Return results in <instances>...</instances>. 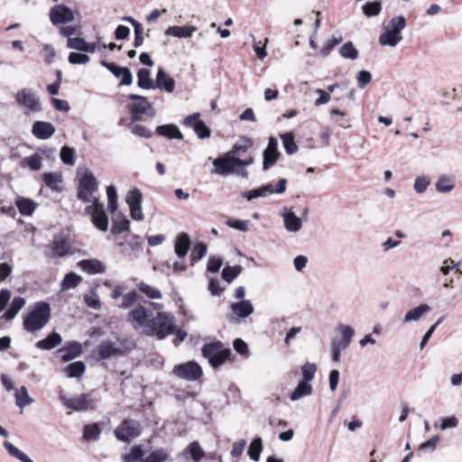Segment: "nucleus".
I'll use <instances>...</instances> for the list:
<instances>
[{
    "instance_id": "nucleus-1",
    "label": "nucleus",
    "mask_w": 462,
    "mask_h": 462,
    "mask_svg": "<svg viewBox=\"0 0 462 462\" xmlns=\"http://www.w3.org/2000/svg\"><path fill=\"white\" fill-rule=\"evenodd\" d=\"M128 321L132 323L134 329H142L144 335L156 336L158 339H163L175 331V317L172 314L157 312L153 316L152 310L142 305L129 312Z\"/></svg>"
},
{
    "instance_id": "nucleus-2",
    "label": "nucleus",
    "mask_w": 462,
    "mask_h": 462,
    "mask_svg": "<svg viewBox=\"0 0 462 462\" xmlns=\"http://www.w3.org/2000/svg\"><path fill=\"white\" fill-rule=\"evenodd\" d=\"M51 306L46 301H38L33 309L23 316V328L34 332L44 328L51 319Z\"/></svg>"
},
{
    "instance_id": "nucleus-3",
    "label": "nucleus",
    "mask_w": 462,
    "mask_h": 462,
    "mask_svg": "<svg viewBox=\"0 0 462 462\" xmlns=\"http://www.w3.org/2000/svg\"><path fill=\"white\" fill-rule=\"evenodd\" d=\"M78 187H77V198L84 202H90L91 197L98 189V181L93 172L85 168L82 171L78 170Z\"/></svg>"
},
{
    "instance_id": "nucleus-4",
    "label": "nucleus",
    "mask_w": 462,
    "mask_h": 462,
    "mask_svg": "<svg viewBox=\"0 0 462 462\" xmlns=\"http://www.w3.org/2000/svg\"><path fill=\"white\" fill-rule=\"evenodd\" d=\"M202 356L207 358L211 366L217 368L226 363L231 355V349L225 347L220 341L205 344L201 349Z\"/></svg>"
},
{
    "instance_id": "nucleus-5",
    "label": "nucleus",
    "mask_w": 462,
    "mask_h": 462,
    "mask_svg": "<svg viewBox=\"0 0 462 462\" xmlns=\"http://www.w3.org/2000/svg\"><path fill=\"white\" fill-rule=\"evenodd\" d=\"M128 99L134 101V103L129 105V111L133 122L141 121L144 115L150 117L154 116L155 110L147 97L136 94H130Z\"/></svg>"
},
{
    "instance_id": "nucleus-6",
    "label": "nucleus",
    "mask_w": 462,
    "mask_h": 462,
    "mask_svg": "<svg viewBox=\"0 0 462 462\" xmlns=\"http://www.w3.org/2000/svg\"><path fill=\"white\" fill-rule=\"evenodd\" d=\"M142 433V425L139 420L125 419L114 430L116 438L125 443H130Z\"/></svg>"
},
{
    "instance_id": "nucleus-7",
    "label": "nucleus",
    "mask_w": 462,
    "mask_h": 462,
    "mask_svg": "<svg viewBox=\"0 0 462 462\" xmlns=\"http://www.w3.org/2000/svg\"><path fill=\"white\" fill-rule=\"evenodd\" d=\"M63 404L75 411H93L97 408V400L93 396L92 393H82L71 398H66L65 395L60 396Z\"/></svg>"
},
{
    "instance_id": "nucleus-8",
    "label": "nucleus",
    "mask_w": 462,
    "mask_h": 462,
    "mask_svg": "<svg viewBox=\"0 0 462 462\" xmlns=\"http://www.w3.org/2000/svg\"><path fill=\"white\" fill-rule=\"evenodd\" d=\"M172 373L178 378L189 382L197 381L203 374L201 366L195 361H189L187 363L175 365Z\"/></svg>"
},
{
    "instance_id": "nucleus-9",
    "label": "nucleus",
    "mask_w": 462,
    "mask_h": 462,
    "mask_svg": "<svg viewBox=\"0 0 462 462\" xmlns=\"http://www.w3.org/2000/svg\"><path fill=\"white\" fill-rule=\"evenodd\" d=\"M49 17L54 26L68 24L75 19L73 10L64 4L53 5L50 9Z\"/></svg>"
},
{
    "instance_id": "nucleus-10",
    "label": "nucleus",
    "mask_w": 462,
    "mask_h": 462,
    "mask_svg": "<svg viewBox=\"0 0 462 462\" xmlns=\"http://www.w3.org/2000/svg\"><path fill=\"white\" fill-rule=\"evenodd\" d=\"M182 124L186 127L192 128L199 139L209 138L211 135L210 128L200 119L199 113H194L186 116Z\"/></svg>"
},
{
    "instance_id": "nucleus-11",
    "label": "nucleus",
    "mask_w": 462,
    "mask_h": 462,
    "mask_svg": "<svg viewBox=\"0 0 462 462\" xmlns=\"http://www.w3.org/2000/svg\"><path fill=\"white\" fill-rule=\"evenodd\" d=\"M278 140L274 136H270L268 139L267 147L263 152V170L268 171L279 160L281 152L278 150Z\"/></svg>"
},
{
    "instance_id": "nucleus-12",
    "label": "nucleus",
    "mask_w": 462,
    "mask_h": 462,
    "mask_svg": "<svg viewBox=\"0 0 462 462\" xmlns=\"http://www.w3.org/2000/svg\"><path fill=\"white\" fill-rule=\"evenodd\" d=\"M15 97L20 105L25 106L32 112H39L42 110L41 103L36 98L34 93L30 89L23 88L17 92Z\"/></svg>"
},
{
    "instance_id": "nucleus-13",
    "label": "nucleus",
    "mask_w": 462,
    "mask_h": 462,
    "mask_svg": "<svg viewBox=\"0 0 462 462\" xmlns=\"http://www.w3.org/2000/svg\"><path fill=\"white\" fill-rule=\"evenodd\" d=\"M236 157L226 156L223 158H217L213 161V165L215 169L211 170V173L219 174V175H226L229 173H233L236 171V168H237L236 162H234Z\"/></svg>"
},
{
    "instance_id": "nucleus-14",
    "label": "nucleus",
    "mask_w": 462,
    "mask_h": 462,
    "mask_svg": "<svg viewBox=\"0 0 462 462\" xmlns=\"http://www.w3.org/2000/svg\"><path fill=\"white\" fill-rule=\"evenodd\" d=\"M55 133L54 125L50 122L35 121L32 127V134L39 140H47Z\"/></svg>"
},
{
    "instance_id": "nucleus-15",
    "label": "nucleus",
    "mask_w": 462,
    "mask_h": 462,
    "mask_svg": "<svg viewBox=\"0 0 462 462\" xmlns=\"http://www.w3.org/2000/svg\"><path fill=\"white\" fill-rule=\"evenodd\" d=\"M284 227L287 231L296 233L302 227L301 219L295 215L291 208H285L282 212Z\"/></svg>"
},
{
    "instance_id": "nucleus-16",
    "label": "nucleus",
    "mask_w": 462,
    "mask_h": 462,
    "mask_svg": "<svg viewBox=\"0 0 462 462\" xmlns=\"http://www.w3.org/2000/svg\"><path fill=\"white\" fill-rule=\"evenodd\" d=\"M116 345L117 344L116 342L102 341L97 346V355L99 359H107L113 356L124 355V351H122Z\"/></svg>"
},
{
    "instance_id": "nucleus-17",
    "label": "nucleus",
    "mask_w": 462,
    "mask_h": 462,
    "mask_svg": "<svg viewBox=\"0 0 462 462\" xmlns=\"http://www.w3.org/2000/svg\"><path fill=\"white\" fill-rule=\"evenodd\" d=\"M78 266L88 274L103 273L106 271L105 264L97 259H84L78 263Z\"/></svg>"
},
{
    "instance_id": "nucleus-18",
    "label": "nucleus",
    "mask_w": 462,
    "mask_h": 462,
    "mask_svg": "<svg viewBox=\"0 0 462 462\" xmlns=\"http://www.w3.org/2000/svg\"><path fill=\"white\" fill-rule=\"evenodd\" d=\"M155 85L162 90L172 93L175 88V80L163 69L160 68L157 70Z\"/></svg>"
},
{
    "instance_id": "nucleus-19",
    "label": "nucleus",
    "mask_w": 462,
    "mask_h": 462,
    "mask_svg": "<svg viewBox=\"0 0 462 462\" xmlns=\"http://www.w3.org/2000/svg\"><path fill=\"white\" fill-rule=\"evenodd\" d=\"M190 248V239L188 234L180 233L177 236L174 251L179 259L182 260L187 255Z\"/></svg>"
},
{
    "instance_id": "nucleus-20",
    "label": "nucleus",
    "mask_w": 462,
    "mask_h": 462,
    "mask_svg": "<svg viewBox=\"0 0 462 462\" xmlns=\"http://www.w3.org/2000/svg\"><path fill=\"white\" fill-rule=\"evenodd\" d=\"M58 353L63 362H69L81 355L82 347L79 342H72L68 346L60 348Z\"/></svg>"
},
{
    "instance_id": "nucleus-21",
    "label": "nucleus",
    "mask_w": 462,
    "mask_h": 462,
    "mask_svg": "<svg viewBox=\"0 0 462 462\" xmlns=\"http://www.w3.org/2000/svg\"><path fill=\"white\" fill-rule=\"evenodd\" d=\"M197 30L198 28L193 25L170 26L166 29L165 34L177 38H189Z\"/></svg>"
},
{
    "instance_id": "nucleus-22",
    "label": "nucleus",
    "mask_w": 462,
    "mask_h": 462,
    "mask_svg": "<svg viewBox=\"0 0 462 462\" xmlns=\"http://www.w3.org/2000/svg\"><path fill=\"white\" fill-rule=\"evenodd\" d=\"M62 342L61 336L56 332L53 331L50 335H48L45 338L39 340L36 343V347L40 348L42 350H51L56 347L57 346L60 345Z\"/></svg>"
},
{
    "instance_id": "nucleus-23",
    "label": "nucleus",
    "mask_w": 462,
    "mask_h": 462,
    "mask_svg": "<svg viewBox=\"0 0 462 462\" xmlns=\"http://www.w3.org/2000/svg\"><path fill=\"white\" fill-rule=\"evenodd\" d=\"M155 132L159 135L167 137L169 139H183V134L180 131L179 127L172 124L158 125Z\"/></svg>"
},
{
    "instance_id": "nucleus-24",
    "label": "nucleus",
    "mask_w": 462,
    "mask_h": 462,
    "mask_svg": "<svg viewBox=\"0 0 462 462\" xmlns=\"http://www.w3.org/2000/svg\"><path fill=\"white\" fill-rule=\"evenodd\" d=\"M231 310L239 318H247L254 312V306L249 300H242L239 302L232 303Z\"/></svg>"
},
{
    "instance_id": "nucleus-25",
    "label": "nucleus",
    "mask_w": 462,
    "mask_h": 462,
    "mask_svg": "<svg viewBox=\"0 0 462 462\" xmlns=\"http://www.w3.org/2000/svg\"><path fill=\"white\" fill-rule=\"evenodd\" d=\"M137 85L140 88L143 89H155L157 86L155 82L151 78V71L148 69H140L137 71Z\"/></svg>"
},
{
    "instance_id": "nucleus-26",
    "label": "nucleus",
    "mask_w": 462,
    "mask_h": 462,
    "mask_svg": "<svg viewBox=\"0 0 462 462\" xmlns=\"http://www.w3.org/2000/svg\"><path fill=\"white\" fill-rule=\"evenodd\" d=\"M52 249H53L54 254L59 255V256H62V255L71 253L69 240L67 237H64L62 236H54L53 242H52Z\"/></svg>"
},
{
    "instance_id": "nucleus-27",
    "label": "nucleus",
    "mask_w": 462,
    "mask_h": 462,
    "mask_svg": "<svg viewBox=\"0 0 462 462\" xmlns=\"http://www.w3.org/2000/svg\"><path fill=\"white\" fill-rule=\"evenodd\" d=\"M455 187V178L447 174H442L435 183V188L439 193H448L452 191Z\"/></svg>"
},
{
    "instance_id": "nucleus-28",
    "label": "nucleus",
    "mask_w": 462,
    "mask_h": 462,
    "mask_svg": "<svg viewBox=\"0 0 462 462\" xmlns=\"http://www.w3.org/2000/svg\"><path fill=\"white\" fill-rule=\"evenodd\" d=\"M271 194H273V185L269 183L257 189L244 191L241 193V197L247 200H252L260 197H267Z\"/></svg>"
},
{
    "instance_id": "nucleus-29",
    "label": "nucleus",
    "mask_w": 462,
    "mask_h": 462,
    "mask_svg": "<svg viewBox=\"0 0 462 462\" xmlns=\"http://www.w3.org/2000/svg\"><path fill=\"white\" fill-rule=\"evenodd\" d=\"M402 40V36H399L398 30L391 32L390 29H385L379 37V43L382 46H396Z\"/></svg>"
},
{
    "instance_id": "nucleus-30",
    "label": "nucleus",
    "mask_w": 462,
    "mask_h": 462,
    "mask_svg": "<svg viewBox=\"0 0 462 462\" xmlns=\"http://www.w3.org/2000/svg\"><path fill=\"white\" fill-rule=\"evenodd\" d=\"M430 307L428 304L422 303L410 310L404 316L403 323L411 321H418L424 314L430 311Z\"/></svg>"
},
{
    "instance_id": "nucleus-31",
    "label": "nucleus",
    "mask_w": 462,
    "mask_h": 462,
    "mask_svg": "<svg viewBox=\"0 0 462 462\" xmlns=\"http://www.w3.org/2000/svg\"><path fill=\"white\" fill-rule=\"evenodd\" d=\"M15 205L23 216H32L38 206L36 202L26 198H17Z\"/></svg>"
},
{
    "instance_id": "nucleus-32",
    "label": "nucleus",
    "mask_w": 462,
    "mask_h": 462,
    "mask_svg": "<svg viewBox=\"0 0 462 462\" xmlns=\"http://www.w3.org/2000/svg\"><path fill=\"white\" fill-rule=\"evenodd\" d=\"M312 393V386L310 383L300 381L293 392L291 393L290 399L293 402L309 396Z\"/></svg>"
},
{
    "instance_id": "nucleus-33",
    "label": "nucleus",
    "mask_w": 462,
    "mask_h": 462,
    "mask_svg": "<svg viewBox=\"0 0 462 462\" xmlns=\"http://www.w3.org/2000/svg\"><path fill=\"white\" fill-rule=\"evenodd\" d=\"M254 141L252 138L247 136H241L239 140L234 144L231 151L232 153L241 155L245 152L248 149L253 147Z\"/></svg>"
},
{
    "instance_id": "nucleus-34",
    "label": "nucleus",
    "mask_w": 462,
    "mask_h": 462,
    "mask_svg": "<svg viewBox=\"0 0 462 462\" xmlns=\"http://www.w3.org/2000/svg\"><path fill=\"white\" fill-rule=\"evenodd\" d=\"M42 178L45 185L51 189L55 191L61 190L60 184L61 183L62 180L60 174L55 172H48L44 173Z\"/></svg>"
},
{
    "instance_id": "nucleus-35",
    "label": "nucleus",
    "mask_w": 462,
    "mask_h": 462,
    "mask_svg": "<svg viewBox=\"0 0 462 462\" xmlns=\"http://www.w3.org/2000/svg\"><path fill=\"white\" fill-rule=\"evenodd\" d=\"M263 450V440L260 437L254 438L248 448L247 454L255 462L259 461Z\"/></svg>"
},
{
    "instance_id": "nucleus-36",
    "label": "nucleus",
    "mask_w": 462,
    "mask_h": 462,
    "mask_svg": "<svg viewBox=\"0 0 462 462\" xmlns=\"http://www.w3.org/2000/svg\"><path fill=\"white\" fill-rule=\"evenodd\" d=\"M282 145L285 152L289 155H292L297 152L299 147L294 141V136L291 133H285L281 134Z\"/></svg>"
},
{
    "instance_id": "nucleus-37",
    "label": "nucleus",
    "mask_w": 462,
    "mask_h": 462,
    "mask_svg": "<svg viewBox=\"0 0 462 462\" xmlns=\"http://www.w3.org/2000/svg\"><path fill=\"white\" fill-rule=\"evenodd\" d=\"M382 2L381 0H373L366 2L362 6L364 14L367 17L376 16L381 13Z\"/></svg>"
},
{
    "instance_id": "nucleus-38",
    "label": "nucleus",
    "mask_w": 462,
    "mask_h": 462,
    "mask_svg": "<svg viewBox=\"0 0 462 462\" xmlns=\"http://www.w3.org/2000/svg\"><path fill=\"white\" fill-rule=\"evenodd\" d=\"M144 452L140 445H134L131 448L130 452L123 455L124 462H138L143 461Z\"/></svg>"
},
{
    "instance_id": "nucleus-39",
    "label": "nucleus",
    "mask_w": 462,
    "mask_h": 462,
    "mask_svg": "<svg viewBox=\"0 0 462 462\" xmlns=\"http://www.w3.org/2000/svg\"><path fill=\"white\" fill-rule=\"evenodd\" d=\"M33 400L30 397L27 388L25 386H22L15 393V403L16 405L23 409L27 405H30Z\"/></svg>"
},
{
    "instance_id": "nucleus-40",
    "label": "nucleus",
    "mask_w": 462,
    "mask_h": 462,
    "mask_svg": "<svg viewBox=\"0 0 462 462\" xmlns=\"http://www.w3.org/2000/svg\"><path fill=\"white\" fill-rule=\"evenodd\" d=\"M4 447L7 450L10 456L13 457H15L21 462H33L26 454H24L23 451L18 449L16 447H14L11 442L5 441Z\"/></svg>"
},
{
    "instance_id": "nucleus-41",
    "label": "nucleus",
    "mask_w": 462,
    "mask_h": 462,
    "mask_svg": "<svg viewBox=\"0 0 462 462\" xmlns=\"http://www.w3.org/2000/svg\"><path fill=\"white\" fill-rule=\"evenodd\" d=\"M4 447L7 450L10 456L13 457H15L21 462H33L26 454H24L23 451L18 449L16 447H14L11 442L5 441Z\"/></svg>"
},
{
    "instance_id": "nucleus-42",
    "label": "nucleus",
    "mask_w": 462,
    "mask_h": 462,
    "mask_svg": "<svg viewBox=\"0 0 462 462\" xmlns=\"http://www.w3.org/2000/svg\"><path fill=\"white\" fill-rule=\"evenodd\" d=\"M243 271L241 265L226 266L221 273L222 279L230 283L232 282Z\"/></svg>"
},
{
    "instance_id": "nucleus-43",
    "label": "nucleus",
    "mask_w": 462,
    "mask_h": 462,
    "mask_svg": "<svg viewBox=\"0 0 462 462\" xmlns=\"http://www.w3.org/2000/svg\"><path fill=\"white\" fill-rule=\"evenodd\" d=\"M64 370L69 377H79L84 374L86 365L82 361H77L68 365Z\"/></svg>"
},
{
    "instance_id": "nucleus-44",
    "label": "nucleus",
    "mask_w": 462,
    "mask_h": 462,
    "mask_svg": "<svg viewBox=\"0 0 462 462\" xmlns=\"http://www.w3.org/2000/svg\"><path fill=\"white\" fill-rule=\"evenodd\" d=\"M101 434V429L98 424L91 423L84 426L83 439L86 440H97Z\"/></svg>"
},
{
    "instance_id": "nucleus-45",
    "label": "nucleus",
    "mask_w": 462,
    "mask_h": 462,
    "mask_svg": "<svg viewBox=\"0 0 462 462\" xmlns=\"http://www.w3.org/2000/svg\"><path fill=\"white\" fill-rule=\"evenodd\" d=\"M339 54L345 59L355 60L358 58V51L352 42H347L339 49Z\"/></svg>"
},
{
    "instance_id": "nucleus-46",
    "label": "nucleus",
    "mask_w": 462,
    "mask_h": 462,
    "mask_svg": "<svg viewBox=\"0 0 462 462\" xmlns=\"http://www.w3.org/2000/svg\"><path fill=\"white\" fill-rule=\"evenodd\" d=\"M93 224L101 231H106L108 228V217L105 212V209L99 210L91 218Z\"/></svg>"
},
{
    "instance_id": "nucleus-47",
    "label": "nucleus",
    "mask_w": 462,
    "mask_h": 462,
    "mask_svg": "<svg viewBox=\"0 0 462 462\" xmlns=\"http://www.w3.org/2000/svg\"><path fill=\"white\" fill-rule=\"evenodd\" d=\"M406 26V20L403 15H398L393 17L389 23L384 27L385 29H390L391 32H395L398 30L399 36H402V31Z\"/></svg>"
},
{
    "instance_id": "nucleus-48",
    "label": "nucleus",
    "mask_w": 462,
    "mask_h": 462,
    "mask_svg": "<svg viewBox=\"0 0 462 462\" xmlns=\"http://www.w3.org/2000/svg\"><path fill=\"white\" fill-rule=\"evenodd\" d=\"M22 165L27 166L32 171H39L42 168V157L38 153L24 157Z\"/></svg>"
},
{
    "instance_id": "nucleus-49",
    "label": "nucleus",
    "mask_w": 462,
    "mask_h": 462,
    "mask_svg": "<svg viewBox=\"0 0 462 462\" xmlns=\"http://www.w3.org/2000/svg\"><path fill=\"white\" fill-rule=\"evenodd\" d=\"M136 286L140 291L144 293L150 299H161L162 297L160 290L153 288L145 282H139Z\"/></svg>"
},
{
    "instance_id": "nucleus-50",
    "label": "nucleus",
    "mask_w": 462,
    "mask_h": 462,
    "mask_svg": "<svg viewBox=\"0 0 462 462\" xmlns=\"http://www.w3.org/2000/svg\"><path fill=\"white\" fill-rule=\"evenodd\" d=\"M81 278L75 273H69L65 275L61 282V289L62 290H69L72 289L78 286V284L80 282Z\"/></svg>"
},
{
    "instance_id": "nucleus-51",
    "label": "nucleus",
    "mask_w": 462,
    "mask_h": 462,
    "mask_svg": "<svg viewBox=\"0 0 462 462\" xmlns=\"http://www.w3.org/2000/svg\"><path fill=\"white\" fill-rule=\"evenodd\" d=\"M187 449L194 462H199L205 457V452L198 441L191 442Z\"/></svg>"
},
{
    "instance_id": "nucleus-52",
    "label": "nucleus",
    "mask_w": 462,
    "mask_h": 462,
    "mask_svg": "<svg viewBox=\"0 0 462 462\" xmlns=\"http://www.w3.org/2000/svg\"><path fill=\"white\" fill-rule=\"evenodd\" d=\"M60 160L67 165H74L76 162V152L73 148L63 146L60 150Z\"/></svg>"
},
{
    "instance_id": "nucleus-53",
    "label": "nucleus",
    "mask_w": 462,
    "mask_h": 462,
    "mask_svg": "<svg viewBox=\"0 0 462 462\" xmlns=\"http://www.w3.org/2000/svg\"><path fill=\"white\" fill-rule=\"evenodd\" d=\"M125 200L129 207L138 206L142 204L143 195L137 188H134L127 192Z\"/></svg>"
},
{
    "instance_id": "nucleus-54",
    "label": "nucleus",
    "mask_w": 462,
    "mask_h": 462,
    "mask_svg": "<svg viewBox=\"0 0 462 462\" xmlns=\"http://www.w3.org/2000/svg\"><path fill=\"white\" fill-rule=\"evenodd\" d=\"M317 372V365L314 363L307 362L301 366V374L303 376V382L310 383L315 376Z\"/></svg>"
},
{
    "instance_id": "nucleus-55",
    "label": "nucleus",
    "mask_w": 462,
    "mask_h": 462,
    "mask_svg": "<svg viewBox=\"0 0 462 462\" xmlns=\"http://www.w3.org/2000/svg\"><path fill=\"white\" fill-rule=\"evenodd\" d=\"M430 184V179L429 177L424 175L419 176L415 179L413 188L418 194H421L427 190Z\"/></svg>"
},
{
    "instance_id": "nucleus-56",
    "label": "nucleus",
    "mask_w": 462,
    "mask_h": 462,
    "mask_svg": "<svg viewBox=\"0 0 462 462\" xmlns=\"http://www.w3.org/2000/svg\"><path fill=\"white\" fill-rule=\"evenodd\" d=\"M168 459V454L167 452L162 449H157L152 451L150 455H148L144 459L143 462H164Z\"/></svg>"
},
{
    "instance_id": "nucleus-57",
    "label": "nucleus",
    "mask_w": 462,
    "mask_h": 462,
    "mask_svg": "<svg viewBox=\"0 0 462 462\" xmlns=\"http://www.w3.org/2000/svg\"><path fill=\"white\" fill-rule=\"evenodd\" d=\"M84 300L86 304L93 310H98L101 309L100 300L97 292L94 291H91L89 294H86L84 296Z\"/></svg>"
},
{
    "instance_id": "nucleus-58",
    "label": "nucleus",
    "mask_w": 462,
    "mask_h": 462,
    "mask_svg": "<svg viewBox=\"0 0 462 462\" xmlns=\"http://www.w3.org/2000/svg\"><path fill=\"white\" fill-rule=\"evenodd\" d=\"M129 229H130V221L127 218L123 217V219H121V220H115L113 222L111 231L113 234L116 235V234H121L125 231H129Z\"/></svg>"
},
{
    "instance_id": "nucleus-59",
    "label": "nucleus",
    "mask_w": 462,
    "mask_h": 462,
    "mask_svg": "<svg viewBox=\"0 0 462 462\" xmlns=\"http://www.w3.org/2000/svg\"><path fill=\"white\" fill-rule=\"evenodd\" d=\"M138 299V294L135 291H132L123 295V300L119 305L122 309H128L133 306Z\"/></svg>"
},
{
    "instance_id": "nucleus-60",
    "label": "nucleus",
    "mask_w": 462,
    "mask_h": 462,
    "mask_svg": "<svg viewBox=\"0 0 462 462\" xmlns=\"http://www.w3.org/2000/svg\"><path fill=\"white\" fill-rule=\"evenodd\" d=\"M208 252V247L204 243H198L191 253V258L194 262L202 259Z\"/></svg>"
},
{
    "instance_id": "nucleus-61",
    "label": "nucleus",
    "mask_w": 462,
    "mask_h": 462,
    "mask_svg": "<svg viewBox=\"0 0 462 462\" xmlns=\"http://www.w3.org/2000/svg\"><path fill=\"white\" fill-rule=\"evenodd\" d=\"M101 66L109 70L116 78L119 79L125 67H120L113 62H108L105 60H100Z\"/></svg>"
},
{
    "instance_id": "nucleus-62",
    "label": "nucleus",
    "mask_w": 462,
    "mask_h": 462,
    "mask_svg": "<svg viewBox=\"0 0 462 462\" xmlns=\"http://www.w3.org/2000/svg\"><path fill=\"white\" fill-rule=\"evenodd\" d=\"M342 42V37L339 36L338 38H332L328 40L324 46L321 48L319 53L322 57H327L330 51L334 49V47L340 43Z\"/></svg>"
},
{
    "instance_id": "nucleus-63",
    "label": "nucleus",
    "mask_w": 462,
    "mask_h": 462,
    "mask_svg": "<svg viewBox=\"0 0 462 462\" xmlns=\"http://www.w3.org/2000/svg\"><path fill=\"white\" fill-rule=\"evenodd\" d=\"M223 264V260L219 256H210L208 261L207 270L210 273H217Z\"/></svg>"
},
{
    "instance_id": "nucleus-64",
    "label": "nucleus",
    "mask_w": 462,
    "mask_h": 462,
    "mask_svg": "<svg viewBox=\"0 0 462 462\" xmlns=\"http://www.w3.org/2000/svg\"><path fill=\"white\" fill-rule=\"evenodd\" d=\"M68 60L71 64H86L90 59L89 56L85 53L70 52Z\"/></svg>"
}]
</instances>
